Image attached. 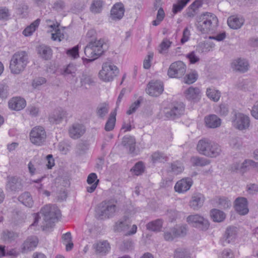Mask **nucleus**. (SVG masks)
<instances>
[{
	"label": "nucleus",
	"instance_id": "obj_1",
	"mask_svg": "<svg viewBox=\"0 0 258 258\" xmlns=\"http://www.w3.org/2000/svg\"><path fill=\"white\" fill-rule=\"evenodd\" d=\"M95 32L90 30L87 33V37L90 38L89 42L84 48L87 60L92 61L98 58L107 48L108 45L103 39H97Z\"/></svg>",
	"mask_w": 258,
	"mask_h": 258
},
{
	"label": "nucleus",
	"instance_id": "obj_2",
	"mask_svg": "<svg viewBox=\"0 0 258 258\" xmlns=\"http://www.w3.org/2000/svg\"><path fill=\"white\" fill-rule=\"evenodd\" d=\"M60 215V211L55 205H45L41 208L39 213L34 214V221L30 227L37 226L42 216L43 217V221L40 226L43 230H44L48 227L50 221L58 219Z\"/></svg>",
	"mask_w": 258,
	"mask_h": 258
},
{
	"label": "nucleus",
	"instance_id": "obj_3",
	"mask_svg": "<svg viewBox=\"0 0 258 258\" xmlns=\"http://www.w3.org/2000/svg\"><path fill=\"white\" fill-rule=\"evenodd\" d=\"M195 26L202 34L213 33L218 26V19L215 14L205 12L197 17Z\"/></svg>",
	"mask_w": 258,
	"mask_h": 258
},
{
	"label": "nucleus",
	"instance_id": "obj_4",
	"mask_svg": "<svg viewBox=\"0 0 258 258\" xmlns=\"http://www.w3.org/2000/svg\"><path fill=\"white\" fill-rule=\"evenodd\" d=\"M197 149L200 154L210 158H216L222 152L221 147L217 143L206 138L198 142Z\"/></svg>",
	"mask_w": 258,
	"mask_h": 258
},
{
	"label": "nucleus",
	"instance_id": "obj_5",
	"mask_svg": "<svg viewBox=\"0 0 258 258\" xmlns=\"http://www.w3.org/2000/svg\"><path fill=\"white\" fill-rule=\"evenodd\" d=\"M28 56L25 51L15 52L11 57L9 68L11 72L15 75L22 73L28 63Z\"/></svg>",
	"mask_w": 258,
	"mask_h": 258
},
{
	"label": "nucleus",
	"instance_id": "obj_6",
	"mask_svg": "<svg viewBox=\"0 0 258 258\" xmlns=\"http://www.w3.org/2000/svg\"><path fill=\"white\" fill-rule=\"evenodd\" d=\"M117 211L116 202L113 200H105L98 205L96 209L97 218L104 220L113 217Z\"/></svg>",
	"mask_w": 258,
	"mask_h": 258
},
{
	"label": "nucleus",
	"instance_id": "obj_7",
	"mask_svg": "<svg viewBox=\"0 0 258 258\" xmlns=\"http://www.w3.org/2000/svg\"><path fill=\"white\" fill-rule=\"evenodd\" d=\"M119 73L117 67L111 62H105L99 73L100 78L104 82H111Z\"/></svg>",
	"mask_w": 258,
	"mask_h": 258
},
{
	"label": "nucleus",
	"instance_id": "obj_8",
	"mask_svg": "<svg viewBox=\"0 0 258 258\" xmlns=\"http://www.w3.org/2000/svg\"><path fill=\"white\" fill-rule=\"evenodd\" d=\"M46 137V133L44 128L41 126L34 127L29 134L30 142L37 146H41L44 145Z\"/></svg>",
	"mask_w": 258,
	"mask_h": 258
},
{
	"label": "nucleus",
	"instance_id": "obj_9",
	"mask_svg": "<svg viewBox=\"0 0 258 258\" xmlns=\"http://www.w3.org/2000/svg\"><path fill=\"white\" fill-rule=\"evenodd\" d=\"M187 222L193 227L202 230H207L209 227L208 220L198 214L191 215L186 219Z\"/></svg>",
	"mask_w": 258,
	"mask_h": 258
},
{
	"label": "nucleus",
	"instance_id": "obj_10",
	"mask_svg": "<svg viewBox=\"0 0 258 258\" xmlns=\"http://www.w3.org/2000/svg\"><path fill=\"white\" fill-rule=\"evenodd\" d=\"M186 65L181 61L172 63L168 70L167 74L170 78H179L185 73Z\"/></svg>",
	"mask_w": 258,
	"mask_h": 258
},
{
	"label": "nucleus",
	"instance_id": "obj_11",
	"mask_svg": "<svg viewBox=\"0 0 258 258\" xmlns=\"http://www.w3.org/2000/svg\"><path fill=\"white\" fill-rule=\"evenodd\" d=\"M184 105L182 102H175L171 105L170 109L164 111L165 117L167 119H174L183 114Z\"/></svg>",
	"mask_w": 258,
	"mask_h": 258
},
{
	"label": "nucleus",
	"instance_id": "obj_12",
	"mask_svg": "<svg viewBox=\"0 0 258 258\" xmlns=\"http://www.w3.org/2000/svg\"><path fill=\"white\" fill-rule=\"evenodd\" d=\"M250 122L249 116L241 113L236 114L235 119L232 121L233 125L240 131L248 129Z\"/></svg>",
	"mask_w": 258,
	"mask_h": 258
},
{
	"label": "nucleus",
	"instance_id": "obj_13",
	"mask_svg": "<svg viewBox=\"0 0 258 258\" xmlns=\"http://www.w3.org/2000/svg\"><path fill=\"white\" fill-rule=\"evenodd\" d=\"M164 90L163 83L158 81H152L147 86L146 91L148 94L151 96L157 97L162 94Z\"/></svg>",
	"mask_w": 258,
	"mask_h": 258
},
{
	"label": "nucleus",
	"instance_id": "obj_14",
	"mask_svg": "<svg viewBox=\"0 0 258 258\" xmlns=\"http://www.w3.org/2000/svg\"><path fill=\"white\" fill-rule=\"evenodd\" d=\"M23 187L22 179L16 176H8L7 179L6 188L8 191H17Z\"/></svg>",
	"mask_w": 258,
	"mask_h": 258
},
{
	"label": "nucleus",
	"instance_id": "obj_15",
	"mask_svg": "<svg viewBox=\"0 0 258 258\" xmlns=\"http://www.w3.org/2000/svg\"><path fill=\"white\" fill-rule=\"evenodd\" d=\"M238 229L236 227L229 226L227 227L223 235L221 241L223 245L233 242L237 237Z\"/></svg>",
	"mask_w": 258,
	"mask_h": 258
},
{
	"label": "nucleus",
	"instance_id": "obj_16",
	"mask_svg": "<svg viewBox=\"0 0 258 258\" xmlns=\"http://www.w3.org/2000/svg\"><path fill=\"white\" fill-rule=\"evenodd\" d=\"M185 98L194 103L198 102L201 98V91L198 87L190 86L183 92Z\"/></svg>",
	"mask_w": 258,
	"mask_h": 258
},
{
	"label": "nucleus",
	"instance_id": "obj_17",
	"mask_svg": "<svg viewBox=\"0 0 258 258\" xmlns=\"http://www.w3.org/2000/svg\"><path fill=\"white\" fill-rule=\"evenodd\" d=\"M192 184V180L190 178H184L176 183L174 189L178 193H184L190 189Z\"/></svg>",
	"mask_w": 258,
	"mask_h": 258
},
{
	"label": "nucleus",
	"instance_id": "obj_18",
	"mask_svg": "<svg viewBox=\"0 0 258 258\" xmlns=\"http://www.w3.org/2000/svg\"><path fill=\"white\" fill-rule=\"evenodd\" d=\"M93 248L97 254L104 255L109 252L110 245L106 240L99 241L95 243Z\"/></svg>",
	"mask_w": 258,
	"mask_h": 258
},
{
	"label": "nucleus",
	"instance_id": "obj_19",
	"mask_svg": "<svg viewBox=\"0 0 258 258\" xmlns=\"http://www.w3.org/2000/svg\"><path fill=\"white\" fill-rule=\"evenodd\" d=\"M235 210L240 215H244L248 213L247 201L243 197L237 198L234 202Z\"/></svg>",
	"mask_w": 258,
	"mask_h": 258
},
{
	"label": "nucleus",
	"instance_id": "obj_20",
	"mask_svg": "<svg viewBox=\"0 0 258 258\" xmlns=\"http://www.w3.org/2000/svg\"><path fill=\"white\" fill-rule=\"evenodd\" d=\"M85 132V128L84 126L78 123L72 124L69 130L70 137L74 139L80 138L84 135Z\"/></svg>",
	"mask_w": 258,
	"mask_h": 258
},
{
	"label": "nucleus",
	"instance_id": "obj_21",
	"mask_svg": "<svg viewBox=\"0 0 258 258\" xmlns=\"http://www.w3.org/2000/svg\"><path fill=\"white\" fill-rule=\"evenodd\" d=\"M231 67L234 71L244 73L248 70L249 63L245 59L237 58L232 62Z\"/></svg>",
	"mask_w": 258,
	"mask_h": 258
},
{
	"label": "nucleus",
	"instance_id": "obj_22",
	"mask_svg": "<svg viewBox=\"0 0 258 258\" xmlns=\"http://www.w3.org/2000/svg\"><path fill=\"white\" fill-rule=\"evenodd\" d=\"M205 202V197L201 193H195L192 195L189 202V206L194 210H198L201 208Z\"/></svg>",
	"mask_w": 258,
	"mask_h": 258
},
{
	"label": "nucleus",
	"instance_id": "obj_23",
	"mask_svg": "<svg viewBox=\"0 0 258 258\" xmlns=\"http://www.w3.org/2000/svg\"><path fill=\"white\" fill-rule=\"evenodd\" d=\"M68 115V113L66 110L59 109L54 111L50 115L49 120L52 123L58 124L67 118Z\"/></svg>",
	"mask_w": 258,
	"mask_h": 258
},
{
	"label": "nucleus",
	"instance_id": "obj_24",
	"mask_svg": "<svg viewBox=\"0 0 258 258\" xmlns=\"http://www.w3.org/2000/svg\"><path fill=\"white\" fill-rule=\"evenodd\" d=\"M38 243V239L37 237H28L22 245V252L24 253L33 250L37 246Z\"/></svg>",
	"mask_w": 258,
	"mask_h": 258
},
{
	"label": "nucleus",
	"instance_id": "obj_25",
	"mask_svg": "<svg viewBox=\"0 0 258 258\" xmlns=\"http://www.w3.org/2000/svg\"><path fill=\"white\" fill-rule=\"evenodd\" d=\"M26 105L25 100L19 97H13L9 101V108L14 110H21L25 107Z\"/></svg>",
	"mask_w": 258,
	"mask_h": 258
},
{
	"label": "nucleus",
	"instance_id": "obj_26",
	"mask_svg": "<svg viewBox=\"0 0 258 258\" xmlns=\"http://www.w3.org/2000/svg\"><path fill=\"white\" fill-rule=\"evenodd\" d=\"M131 224V221L129 217L125 215L115 223L114 230L117 232L125 231Z\"/></svg>",
	"mask_w": 258,
	"mask_h": 258
},
{
	"label": "nucleus",
	"instance_id": "obj_27",
	"mask_svg": "<svg viewBox=\"0 0 258 258\" xmlns=\"http://www.w3.org/2000/svg\"><path fill=\"white\" fill-rule=\"evenodd\" d=\"M206 126L208 128H215L220 126L221 120L217 115L210 114L204 119Z\"/></svg>",
	"mask_w": 258,
	"mask_h": 258
},
{
	"label": "nucleus",
	"instance_id": "obj_28",
	"mask_svg": "<svg viewBox=\"0 0 258 258\" xmlns=\"http://www.w3.org/2000/svg\"><path fill=\"white\" fill-rule=\"evenodd\" d=\"M124 9L122 4H115L111 10V17L113 20H120L124 15Z\"/></svg>",
	"mask_w": 258,
	"mask_h": 258
},
{
	"label": "nucleus",
	"instance_id": "obj_29",
	"mask_svg": "<svg viewBox=\"0 0 258 258\" xmlns=\"http://www.w3.org/2000/svg\"><path fill=\"white\" fill-rule=\"evenodd\" d=\"M244 19L241 17L232 16L228 18L227 23L232 29H237L240 28L243 24Z\"/></svg>",
	"mask_w": 258,
	"mask_h": 258
},
{
	"label": "nucleus",
	"instance_id": "obj_30",
	"mask_svg": "<svg viewBox=\"0 0 258 258\" xmlns=\"http://www.w3.org/2000/svg\"><path fill=\"white\" fill-rule=\"evenodd\" d=\"M45 179L44 176H42L36 180H33L32 182L35 183L34 187L37 189L39 194L46 197H49L50 195V192L44 188V185L41 182Z\"/></svg>",
	"mask_w": 258,
	"mask_h": 258
},
{
	"label": "nucleus",
	"instance_id": "obj_31",
	"mask_svg": "<svg viewBox=\"0 0 258 258\" xmlns=\"http://www.w3.org/2000/svg\"><path fill=\"white\" fill-rule=\"evenodd\" d=\"M37 51L41 58L45 60L51 58L52 52L50 47L44 45H40L37 48Z\"/></svg>",
	"mask_w": 258,
	"mask_h": 258
},
{
	"label": "nucleus",
	"instance_id": "obj_32",
	"mask_svg": "<svg viewBox=\"0 0 258 258\" xmlns=\"http://www.w3.org/2000/svg\"><path fill=\"white\" fill-rule=\"evenodd\" d=\"M122 144L126 149L129 150L130 153H133L135 150L136 140L133 137L125 136L123 137Z\"/></svg>",
	"mask_w": 258,
	"mask_h": 258
},
{
	"label": "nucleus",
	"instance_id": "obj_33",
	"mask_svg": "<svg viewBox=\"0 0 258 258\" xmlns=\"http://www.w3.org/2000/svg\"><path fill=\"white\" fill-rule=\"evenodd\" d=\"M250 167L255 168L258 169V163L255 162L251 160H246L241 164L236 163L235 164V170L240 169L244 171L247 168Z\"/></svg>",
	"mask_w": 258,
	"mask_h": 258
},
{
	"label": "nucleus",
	"instance_id": "obj_34",
	"mask_svg": "<svg viewBox=\"0 0 258 258\" xmlns=\"http://www.w3.org/2000/svg\"><path fill=\"white\" fill-rule=\"evenodd\" d=\"M19 201L25 206L32 207L33 205V200L31 194L29 192H24L18 198Z\"/></svg>",
	"mask_w": 258,
	"mask_h": 258
},
{
	"label": "nucleus",
	"instance_id": "obj_35",
	"mask_svg": "<svg viewBox=\"0 0 258 258\" xmlns=\"http://www.w3.org/2000/svg\"><path fill=\"white\" fill-rule=\"evenodd\" d=\"M116 115L115 111L110 113L109 117L105 125L104 128L106 131L109 132L114 129L116 122Z\"/></svg>",
	"mask_w": 258,
	"mask_h": 258
},
{
	"label": "nucleus",
	"instance_id": "obj_36",
	"mask_svg": "<svg viewBox=\"0 0 258 258\" xmlns=\"http://www.w3.org/2000/svg\"><path fill=\"white\" fill-rule=\"evenodd\" d=\"M173 233L177 238L185 236L187 232V227L185 225H177L172 227Z\"/></svg>",
	"mask_w": 258,
	"mask_h": 258
},
{
	"label": "nucleus",
	"instance_id": "obj_37",
	"mask_svg": "<svg viewBox=\"0 0 258 258\" xmlns=\"http://www.w3.org/2000/svg\"><path fill=\"white\" fill-rule=\"evenodd\" d=\"M104 5V2L103 1L94 0L90 6V11L94 14L100 13L102 11Z\"/></svg>",
	"mask_w": 258,
	"mask_h": 258
},
{
	"label": "nucleus",
	"instance_id": "obj_38",
	"mask_svg": "<svg viewBox=\"0 0 258 258\" xmlns=\"http://www.w3.org/2000/svg\"><path fill=\"white\" fill-rule=\"evenodd\" d=\"M40 22V20L39 19H36L24 29L23 31V34L26 36L31 35L39 25Z\"/></svg>",
	"mask_w": 258,
	"mask_h": 258
},
{
	"label": "nucleus",
	"instance_id": "obj_39",
	"mask_svg": "<svg viewBox=\"0 0 258 258\" xmlns=\"http://www.w3.org/2000/svg\"><path fill=\"white\" fill-rule=\"evenodd\" d=\"M207 97L214 102H217L220 99L221 96L220 92L214 88H207L206 91Z\"/></svg>",
	"mask_w": 258,
	"mask_h": 258
},
{
	"label": "nucleus",
	"instance_id": "obj_40",
	"mask_svg": "<svg viewBox=\"0 0 258 258\" xmlns=\"http://www.w3.org/2000/svg\"><path fill=\"white\" fill-rule=\"evenodd\" d=\"M162 221L161 219H157L155 221L149 222L147 225V228L153 231H160L162 226Z\"/></svg>",
	"mask_w": 258,
	"mask_h": 258
},
{
	"label": "nucleus",
	"instance_id": "obj_41",
	"mask_svg": "<svg viewBox=\"0 0 258 258\" xmlns=\"http://www.w3.org/2000/svg\"><path fill=\"white\" fill-rule=\"evenodd\" d=\"M211 216L215 222H220L225 218V214L221 211L213 209L211 211Z\"/></svg>",
	"mask_w": 258,
	"mask_h": 258
},
{
	"label": "nucleus",
	"instance_id": "obj_42",
	"mask_svg": "<svg viewBox=\"0 0 258 258\" xmlns=\"http://www.w3.org/2000/svg\"><path fill=\"white\" fill-rule=\"evenodd\" d=\"M152 161L153 163H162L167 160V156L163 153L160 152H155L151 156Z\"/></svg>",
	"mask_w": 258,
	"mask_h": 258
},
{
	"label": "nucleus",
	"instance_id": "obj_43",
	"mask_svg": "<svg viewBox=\"0 0 258 258\" xmlns=\"http://www.w3.org/2000/svg\"><path fill=\"white\" fill-rule=\"evenodd\" d=\"M191 162L194 166H204L210 163L209 160L199 157H193L191 158Z\"/></svg>",
	"mask_w": 258,
	"mask_h": 258
},
{
	"label": "nucleus",
	"instance_id": "obj_44",
	"mask_svg": "<svg viewBox=\"0 0 258 258\" xmlns=\"http://www.w3.org/2000/svg\"><path fill=\"white\" fill-rule=\"evenodd\" d=\"M198 78V74L196 71H191L184 77V82L191 84L195 82Z\"/></svg>",
	"mask_w": 258,
	"mask_h": 258
},
{
	"label": "nucleus",
	"instance_id": "obj_45",
	"mask_svg": "<svg viewBox=\"0 0 258 258\" xmlns=\"http://www.w3.org/2000/svg\"><path fill=\"white\" fill-rule=\"evenodd\" d=\"M109 111L108 105L106 103L100 104L97 109V115L101 118H104Z\"/></svg>",
	"mask_w": 258,
	"mask_h": 258
},
{
	"label": "nucleus",
	"instance_id": "obj_46",
	"mask_svg": "<svg viewBox=\"0 0 258 258\" xmlns=\"http://www.w3.org/2000/svg\"><path fill=\"white\" fill-rule=\"evenodd\" d=\"M50 27L55 29V32L52 33V39L55 41H60L64 38L63 31L58 28V26H55V25H51Z\"/></svg>",
	"mask_w": 258,
	"mask_h": 258
},
{
	"label": "nucleus",
	"instance_id": "obj_47",
	"mask_svg": "<svg viewBox=\"0 0 258 258\" xmlns=\"http://www.w3.org/2000/svg\"><path fill=\"white\" fill-rule=\"evenodd\" d=\"M18 236V234L10 231H4L3 232L2 238L5 241L11 242L14 241Z\"/></svg>",
	"mask_w": 258,
	"mask_h": 258
},
{
	"label": "nucleus",
	"instance_id": "obj_48",
	"mask_svg": "<svg viewBox=\"0 0 258 258\" xmlns=\"http://www.w3.org/2000/svg\"><path fill=\"white\" fill-rule=\"evenodd\" d=\"M171 44L172 42L169 40L167 39V38L164 39L159 46V52L161 54L166 53Z\"/></svg>",
	"mask_w": 258,
	"mask_h": 258
},
{
	"label": "nucleus",
	"instance_id": "obj_49",
	"mask_svg": "<svg viewBox=\"0 0 258 258\" xmlns=\"http://www.w3.org/2000/svg\"><path fill=\"white\" fill-rule=\"evenodd\" d=\"M216 202L221 208L226 209L231 205L230 200L226 197H217L216 198Z\"/></svg>",
	"mask_w": 258,
	"mask_h": 258
},
{
	"label": "nucleus",
	"instance_id": "obj_50",
	"mask_svg": "<svg viewBox=\"0 0 258 258\" xmlns=\"http://www.w3.org/2000/svg\"><path fill=\"white\" fill-rule=\"evenodd\" d=\"M67 8V5L63 0H56L53 3L52 9L57 12L64 11Z\"/></svg>",
	"mask_w": 258,
	"mask_h": 258
},
{
	"label": "nucleus",
	"instance_id": "obj_51",
	"mask_svg": "<svg viewBox=\"0 0 258 258\" xmlns=\"http://www.w3.org/2000/svg\"><path fill=\"white\" fill-rule=\"evenodd\" d=\"M76 71V67L73 64H70L63 70L62 75L65 77L70 75L74 77L75 76Z\"/></svg>",
	"mask_w": 258,
	"mask_h": 258
},
{
	"label": "nucleus",
	"instance_id": "obj_52",
	"mask_svg": "<svg viewBox=\"0 0 258 258\" xmlns=\"http://www.w3.org/2000/svg\"><path fill=\"white\" fill-rule=\"evenodd\" d=\"M171 171L175 174L181 173L184 169L182 164L179 161H176L171 164Z\"/></svg>",
	"mask_w": 258,
	"mask_h": 258
},
{
	"label": "nucleus",
	"instance_id": "obj_53",
	"mask_svg": "<svg viewBox=\"0 0 258 258\" xmlns=\"http://www.w3.org/2000/svg\"><path fill=\"white\" fill-rule=\"evenodd\" d=\"M145 167L142 162L137 163L131 171L136 175H141L144 171Z\"/></svg>",
	"mask_w": 258,
	"mask_h": 258
},
{
	"label": "nucleus",
	"instance_id": "obj_54",
	"mask_svg": "<svg viewBox=\"0 0 258 258\" xmlns=\"http://www.w3.org/2000/svg\"><path fill=\"white\" fill-rule=\"evenodd\" d=\"M174 258H190L189 253L184 250L177 249L174 252Z\"/></svg>",
	"mask_w": 258,
	"mask_h": 258
},
{
	"label": "nucleus",
	"instance_id": "obj_55",
	"mask_svg": "<svg viewBox=\"0 0 258 258\" xmlns=\"http://www.w3.org/2000/svg\"><path fill=\"white\" fill-rule=\"evenodd\" d=\"M67 54L68 56L73 58H76L79 57V46L77 45L74 46L71 49H68Z\"/></svg>",
	"mask_w": 258,
	"mask_h": 258
},
{
	"label": "nucleus",
	"instance_id": "obj_56",
	"mask_svg": "<svg viewBox=\"0 0 258 258\" xmlns=\"http://www.w3.org/2000/svg\"><path fill=\"white\" fill-rule=\"evenodd\" d=\"M164 238L166 241H172L175 238H177L176 235H174V233H173L172 228H170L169 230L166 231L164 232Z\"/></svg>",
	"mask_w": 258,
	"mask_h": 258
},
{
	"label": "nucleus",
	"instance_id": "obj_57",
	"mask_svg": "<svg viewBox=\"0 0 258 258\" xmlns=\"http://www.w3.org/2000/svg\"><path fill=\"white\" fill-rule=\"evenodd\" d=\"M9 95L8 87L4 84H0V98H6Z\"/></svg>",
	"mask_w": 258,
	"mask_h": 258
},
{
	"label": "nucleus",
	"instance_id": "obj_58",
	"mask_svg": "<svg viewBox=\"0 0 258 258\" xmlns=\"http://www.w3.org/2000/svg\"><path fill=\"white\" fill-rule=\"evenodd\" d=\"M140 103L141 102L139 100L134 102L130 106L129 109L126 112V113L128 115H131L134 112H135L136 111L137 109L139 107Z\"/></svg>",
	"mask_w": 258,
	"mask_h": 258
},
{
	"label": "nucleus",
	"instance_id": "obj_59",
	"mask_svg": "<svg viewBox=\"0 0 258 258\" xmlns=\"http://www.w3.org/2000/svg\"><path fill=\"white\" fill-rule=\"evenodd\" d=\"M190 35V32L188 28H185L183 31L182 37L180 40L181 43L183 44L187 42L189 39Z\"/></svg>",
	"mask_w": 258,
	"mask_h": 258
},
{
	"label": "nucleus",
	"instance_id": "obj_60",
	"mask_svg": "<svg viewBox=\"0 0 258 258\" xmlns=\"http://www.w3.org/2000/svg\"><path fill=\"white\" fill-rule=\"evenodd\" d=\"M153 53L150 52L148 54L143 62V67L145 69H148L151 67V61L153 58Z\"/></svg>",
	"mask_w": 258,
	"mask_h": 258
},
{
	"label": "nucleus",
	"instance_id": "obj_61",
	"mask_svg": "<svg viewBox=\"0 0 258 258\" xmlns=\"http://www.w3.org/2000/svg\"><path fill=\"white\" fill-rule=\"evenodd\" d=\"M10 16L9 10L6 8H0V19L7 20Z\"/></svg>",
	"mask_w": 258,
	"mask_h": 258
},
{
	"label": "nucleus",
	"instance_id": "obj_62",
	"mask_svg": "<svg viewBox=\"0 0 258 258\" xmlns=\"http://www.w3.org/2000/svg\"><path fill=\"white\" fill-rule=\"evenodd\" d=\"M93 83L91 78L86 75H83L81 79V84L82 86L86 85V84L90 85Z\"/></svg>",
	"mask_w": 258,
	"mask_h": 258
},
{
	"label": "nucleus",
	"instance_id": "obj_63",
	"mask_svg": "<svg viewBox=\"0 0 258 258\" xmlns=\"http://www.w3.org/2000/svg\"><path fill=\"white\" fill-rule=\"evenodd\" d=\"M222 258H234L231 250L229 249L224 250L222 253Z\"/></svg>",
	"mask_w": 258,
	"mask_h": 258
},
{
	"label": "nucleus",
	"instance_id": "obj_64",
	"mask_svg": "<svg viewBox=\"0 0 258 258\" xmlns=\"http://www.w3.org/2000/svg\"><path fill=\"white\" fill-rule=\"evenodd\" d=\"M251 113L254 118L258 119V101L253 105Z\"/></svg>",
	"mask_w": 258,
	"mask_h": 258
}]
</instances>
